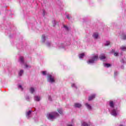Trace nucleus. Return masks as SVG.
I'll use <instances>...</instances> for the list:
<instances>
[{"instance_id":"4c0bfd02","label":"nucleus","mask_w":126,"mask_h":126,"mask_svg":"<svg viewBox=\"0 0 126 126\" xmlns=\"http://www.w3.org/2000/svg\"><path fill=\"white\" fill-rule=\"evenodd\" d=\"M121 68H124V66H122Z\"/></svg>"},{"instance_id":"6e6552de","label":"nucleus","mask_w":126,"mask_h":126,"mask_svg":"<svg viewBox=\"0 0 126 126\" xmlns=\"http://www.w3.org/2000/svg\"><path fill=\"white\" fill-rule=\"evenodd\" d=\"M48 37L46 36L45 35H42L41 40L42 43H45V42L47 40Z\"/></svg>"},{"instance_id":"20e7f679","label":"nucleus","mask_w":126,"mask_h":126,"mask_svg":"<svg viewBox=\"0 0 126 126\" xmlns=\"http://www.w3.org/2000/svg\"><path fill=\"white\" fill-rule=\"evenodd\" d=\"M19 62L21 63V64L25 66V68H30L31 67V65H28L27 64H26V63H25V62H24V58L22 56H21L20 57Z\"/></svg>"},{"instance_id":"0eeeda50","label":"nucleus","mask_w":126,"mask_h":126,"mask_svg":"<svg viewBox=\"0 0 126 126\" xmlns=\"http://www.w3.org/2000/svg\"><path fill=\"white\" fill-rule=\"evenodd\" d=\"M34 100L36 102H39V101H41V96L40 95H35L34 96Z\"/></svg>"},{"instance_id":"9b49d317","label":"nucleus","mask_w":126,"mask_h":126,"mask_svg":"<svg viewBox=\"0 0 126 126\" xmlns=\"http://www.w3.org/2000/svg\"><path fill=\"white\" fill-rule=\"evenodd\" d=\"M86 107L87 108L88 110H92V106L88 103L85 104Z\"/></svg>"},{"instance_id":"bb28decb","label":"nucleus","mask_w":126,"mask_h":126,"mask_svg":"<svg viewBox=\"0 0 126 126\" xmlns=\"http://www.w3.org/2000/svg\"><path fill=\"white\" fill-rule=\"evenodd\" d=\"M43 75H47V71H42V72Z\"/></svg>"},{"instance_id":"a878e982","label":"nucleus","mask_w":126,"mask_h":126,"mask_svg":"<svg viewBox=\"0 0 126 126\" xmlns=\"http://www.w3.org/2000/svg\"><path fill=\"white\" fill-rule=\"evenodd\" d=\"M25 98H26V100L27 101H30V97L28 96V95H27L25 96Z\"/></svg>"},{"instance_id":"423d86ee","label":"nucleus","mask_w":126,"mask_h":126,"mask_svg":"<svg viewBox=\"0 0 126 126\" xmlns=\"http://www.w3.org/2000/svg\"><path fill=\"white\" fill-rule=\"evenodd\" d=\"M32 112H33V111L31 110H29L28 111H26V118H27L28 119H30V118L32 117Z\"/></svg>"},{"instance_id":"c85d7f7f","label":"nucleus","mask_w":126,"mask_h":126,"mask_svg":"<svg viewBox=\"0 0 126 126\" xmlns=\"http://www.w3.org/2000/svg\"><path fill=\"white\" fill-rule=\"evenodd\" d=\"M18 89H21V90L22 91L23 90V88H22V86L21 85H19L18 86Z\"/></svg>"},{"instance_id":"f03ea898","label":"nucleus","mask_w":126,"mask_h":126,"mask_svg":"<svg viewBox=\"0 0 126 126\" xmlns=\"http://www.w3.org/2000/svg\"><path fill=\"white\" fill-rule=\"evenodd\" d=\"M59 116V115L58 113L54 112L48 114L47 115V117L49 120H55V119H57Z\"/></svg>"},{"instance_id":"6ab92c4d","label":"nucleus","mask_w":126,"mask_h":126,"mask_svg":"<svg viewBox=\"0 0 126 126\" xmlns=\"http://www.w3.org/2000/svg\"><path fill=\"white\" fill-rule=\"evenodd\" d=\"M63 27L65 29V30H66V31H69V28L67 27V26L63 25Z\"/></svg>"},{"instance_id":"473e14b6","label":"nucleus","mask_w":126,"mask_h":126,"mask_svg":"<svg viewBox=\"0 0 126 126\" xmlns=\"http://www.w3.org/2000/svg\"><path fill=\"white\" fill-rule=\"evenodd\" d=\"M66 18H67V19H70V17L68 15H66Z\"/></svg>"},{"instance_id":"c9c22d12","label":"nucleus","mask_w":126,"mask_h":126,"mask_svg":"<svg viewBox=\"0 0 126 126\" xmlns=\"http://www.w3.org/2000/svg\"><path fill=\"white\" fill-rule=\"evenodd\" d=\"M67 126H72V125L71 124H68Z\"/></svg>"},{"instance_id":"2eb2a0df","label":"nucleus","mask_w":126,"mask_h":126,"mask_svg":"<svg viewBox=\"0 0 126 126\" xmlns=\"http://www.w3.org/2000/svg\"><path fill=\"white\" fill-rule=\"evenodd\" d=\"M82 105L80 103H77L75 104V108H80L82 107Z\"/></svg>"},{"instance_id":"7ed1b4c3","label":"nucleus","mask_w":126,"mask_h":126,"mask_svg":"<svg viewBox=\"0 0 126 126\" xmlns=\"http://www.w3.org/2000/svg\"><path fill=\"white\" fill-rule=\"evenodd\" d=\"M98 55H93L92 56L91 59H89V61H87V63H88V64H91L96 63V62L98 61Z\"/></svg>"},{"instance_id":"dca6fc26","label":"nucleus","mask_w":126,"mask_h":126,"mask_svg":"<svg viewBox=\"0 0 126 126\" xmlns=\"http://www.w3.org/2000/svg\"><path fill=\"white\" fill-rule=\"evenodd\" d=\"M84 56H85V54L84 53L80 54L79 55V59H83V58H84Z\"/></svg>"},{"instance_id":"39448f33","label":"nucleus","mask_w":126,"mask_h":126,"mask_svg":"<svg viewBox=\"0 0 126 126\" xmlns=\"http://www.w3.org/2000/svg\"><path fill=\"white\" fill-rule=\"evenodd\" d=\"M47 81L49 83H54L55 82V77L51 74H49L47 76Z\"/></svg>"},{"instance_id":"f8f14e48","label":"nucleus","mask_w":126,"mask_h":126,"mask_svg":"<svg viewBox=\"0 0 126 126\" xmlns=\"http://www.w3.org/2000/svg\"><path fill=\"white\" fill-rule=\"evenodd\" d=\"M93 37L94 39H97L98 37H99V34L97 32H94V34L93 35Z\"/></svg>"},{"instance_id":"72a5a7b5","label":"nucleus","mask_w":126,"mask_h":126,"mask_svg":"<svg viewBox=\"0 0 126 126\" xmlns=\"http://www.w3.org/2000/svg\"><path fill=\"white\" fill-rule=\"evenodd\" d=\"M118 74V72L116 71L114 72V75L115 76H117V75Z\"/></svg>"},{"instance_id":"f3484780","label":"nucleus","mask_w":126,"mask_h":126,"mask_svg":"<svg viewBox=\"0 0 126 126\" xmlns=\"http://www.w3.org/2000/svg\"><path fill=\"white\" fill-rule=\"evenodd\" d=\"M71 86V87H72V88H74V89H77V87L74 83H72Z\"/></svg>"},{"instance_id":"b1692460","label":"nucleus","mask_w":126,"mask_h":126,"mask_svg":"<svg viewBox=\"0 0 126 126\" xmlns=\"http://www.w3.org/2000/svg\"><path fill=\"white\" fill-rule=\"evenodd\" d=\"M121 49L122 51H126V46H122Z\"/></svg>"},{"instance_id":"a211bd4d","label":"nucleus","mask_w":126,"mask_h":126,"mask_svg":"<svg viewBox=\"0 0 126 126\" xmlns=\"http://www.w3.org/2000/svg\"><path fill=\"white\" fill-rule=\"evenodd\" d=\"M24 72V71H23V70H21L19 71V76H22V74H23V73Z\"/></svg>"},{"instance_id":"393cba45","label":"nucleus","mask_w":126,"mask_h":126,"mask_svg":"<svg viewBox=\"0 0 126 126\" xmlns=\"http://www.w3.org/2000/svg\"><path fill=\"white\" fill-rule=\"evenodd\" d=\"M122 38L124 39V40H126V34L123 33L122 34Z\"/></svg>"},{"instance_id":"c756f323","label":"nucleus","mask_w":126,"mask_h":126,"mask_svg":"<svg viewBox=\"0 0 126 126\" xmlns=\"http://www.w3.org/2000/svg\"><path fill=\"white\" fill-rule=\"evenodd\" d=\"M52 23L53 24V26H55V25H57V22L56 21H53L52 22Z\"/></svg>"},{"instance_id":"4468645a","label":"nucleus","mask_w":126,"mask_h":126,"mask_svg":"<svg viewBox=\"0 0 126 126\" xmlns=\"http://www.w3.org/2000/svg\"><path fill=\"white\" fill-rule=\"evenodd\" d=\"M35 88H33V87H31L30 88V92H31V93H32V94H33V93H34L35 92Z\"/></svg>"},{"instance_id":"5701e85b","label":"nucleus","mask_w":126,"mask_h":126,"mask_svg":"<svg viewBox=\"0 0 126 126\" xmlns=\"http://www.w3.org/2000/svg\"><path fill=\"white\" fill-rule=\"evenodd\" d=\"M46 45L47 47H50V46H51V42L47 41L46 43Z\"/></svg>"},{"instance_id":"e433bc0d","label":"nucleus","mask_w":126,"mask_h":126,"mask_svg":"<svg viewBox=\"0 0 126 126\" xmlns=\"http://www.w3.org/2000/svg\"><path fill=\"white\" fill-rule=\"evenodd\" d=\"M43 15H45V10H43Z\"/></svg>"},{"instance_id":"58836bf2","label":"nucleus","mask_w":126,"mask_h":126,"mask_svg":"<svg viewBox=\"0 0 126 126\" xmlns=\"http://www.w3.org/2000/svg\"><path fill=\"white\" fill-rule=\"evenodd\" d=\"M119 126H123V125H120Z\"/></svg>"},{"instance_id":"f257e3e1","label":"nucleus","mask_w":126,"mask_h":126,"mask_svg":"<svg viewBox=\"0 0 126 126\" xmlns=\"http://www.w3.org/2000/svg\"><path fill=\"white\" fill-rule=\"evenodd\" d=\"M111 115L113 117H117L119 115V110L116 108L115 102L112 100L109 101V108L108 109Z\"/></svg>"},{"instance_id":"9d476101","label":"nucleus","mask_w":126,"mask_h":126,"mask_svg":"<svg viewBox=\"0 0 126 126\" xmlns=\"http://www.w3.org/2000/svg\"><path fill=\"white\" fill-rule=\"evenodd\" d=\"M99 59L101 60V61L106 62V56H105L104 55L99 56Z\"/></svg>"},{"instance_id":"ddd939ff","label":"nucleus","mask_w":126,"mask_h":126,"mask_svg":"<svg viewBox=\"0 0 126 126\" xmlns=\"http://www.w3.org/2000/svg\"><path fill=\"white\" fill-rule=\"evenodd\" d=\"M59 47L60 49H65V46H64V44L63 43H61L59 44Z\"/></svg>"},{"instance_id":"2f4dec72","label":"nucleus","mask_w":126,"mask_h":126,"mask_svg":"<svg viewBox=\"0 0 126 126\" xmlns=\"http://www.w3.org/2000/svg\"><path fill=\"white\" fill-rule=\"evenodd\" d=\"M118 55H119V53H118L116 52V53H114V56H115V57H117V56H118Z\"/></svg>"},{"instance_id":"4be33fe9","label":"nucleus","mask_w":126,"mask_h":126,"mask_svg":"<svg viewBox=\"0 0 126 126\" xmlns=\"http://www.w3.org/2000/svg\"><path fill=\"white\" fill-rule=\"evenodd\" d=\"M82 126H88V124L86 122H82Z\"/></svg>"},{"instance_id":"1a4fd4ad","label":"nucleus","mask_w":126,"mask_h":126,"mask_svg":"<svg viewBox=\"0 0 126 126\" xmlns=\"http://www.w3.org/2000/svg\"><path fill=\"white\" fill-rule=\"evenodd\" d=\"M95 97H96V94H95L91 95L89 97V101H91V100H93V99L95 98Z\"/></svg>"},{"instance_id":"f704fd0d","label":"nucleus","mask_w":126,"mask_h":126,"mask_svg":"<svg viewBox=\"0 0 126 126\" xmlns=\"http://www.w3.org/2000/svg\"><path fill=\"white\" fill-rule=\"evenodd\" d=\"M121 63H125V62L124 61L123 59H122V60L121 61Z\"/></svg>"},{"instance_id":"aec40b11","label":"nucleus","mask_w":126,"mask_h":126,"mask_svg":"<svg viewBox=\"0 0 126 126\" xmlns=\"http://www.w3.org/2000/svg\"><path fill=\"white\" fill-rule=\"evenodd\" d=\"M58 111L60 114V115H63V109L59 108L58 109Z\"/></svg>"},{"instance_id":"7c9ffc66","label":"nucleus","mask_w":126,"mask_h":126,"mask_svg":"<svg viewBox=\"0 0 126 126\" xmlns=\"http://www.w3.org/2000/svg\"><path fill=\"white\" fill-rule=\"evenodd\" d=\"M48 100L49 101H50V102L52 101V97L50 95L48 96Z\"/></svg>"},{"instance_id":"cd10ccee","label":"nucleus","mask_w":126,"mask_h":126,"mask_svg":"<svg viewBox=\"0 0 126 126\" xmlns=\"http://www.w3.org/2000/svg\"><path fill=\"white\" fill-rule=\"evenodd\" d=\"M110 45V41H106L104 44L105 46H109Z\"/></svg>"},{"instance_id":"412c9836","label":"nucleus","mask_w":126,"mask_h":126,"mask_svg":"<svg viewBox=\"0 0 126 126\" xmlns=\"http://www.w3.org/2000/svg\"><path fill=\"white\" fill-rule=\"evenodd\" d=\"M104 66L105 67H109V66H111V64L109 63H104Z\"/></svg>"}]
</instances>
